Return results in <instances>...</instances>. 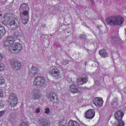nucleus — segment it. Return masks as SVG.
<instances>
[{
  "label": "nucleus",
  "mask_w": 126,
  "mask_h": 126,
  "mask_svg": "<svg viewBox=\"0 0 126 126\" xmlns=\"http://www.w3.org/2000/svg\"><path fill=\"white\" fill-rule=\"evenodd\" d=\"M20 18L22 24L25 25L28 21L29 8L27 4L24 3L20 5L19 9Z\"/></svg>",
  "instance_id": "1"
},
{
  "label": "nucleus",
  "mask_w": 126,
  "mask_h": 126,
  "mask_svg": "<svg viewBox=\"0 0 126 126\" xmlns=\"http://www.w3.org/2000/svg\"><path fill=\"white\" fill-rule=\"evenodd\" d=\"M124 16L120 15L113 16L107 17L105 21L108 25L113 26L115 25H120L124 21Z\"/></svg>",
  "instance_id": "2"
},
{
  "label": "nucleus",
  "mask_w": 126,
  "mask_h": 126,
  "mask_svg": "<svg viewBox=\"0 0 126 126\" xmlns=\"http://www.w3.org/2000/svg\"><path fill=\"white\" fill-rule=\"evenodd\" d=\"M22 48V46L21 44L16 43L11 44L8 48V49L10 52L16 53L20 51Z\"/></svg>",
  "instance_id": "3"
},
{
  "label": "nucleus",
  "mask_w": 126,
  "mask_h": 126,
  "mask_svg": "<svg viewBox=\"0 0 126 126\" xmlns=\"http://www.w3.org/2000/svg\"><path fill=\"white\" fill-rule=\"evenodd\" d=\"M17 97L16 94L14 93H11L9 95V104L11 106L14 107L17 103Z\"/></svg>",
  "instance_id": "4"
},
{
  "label": "nucleus",
  "mask_w": 126,
  "mask_h": 126,
  "mask_svg": "<svg viewBox=\"0 0 126 126\" xmlns=\"http://www.w3.org/2000/svg\"><path fill=\"white\" fill-rule=\"evenodd\" d=\"M45 81V79L43 77L38 76L35 78L34 82V86L38 87L41 86Z\"/></svg>",
  "instance_id": "5"
},
{
  "label": "nucleus",
  "mask_w": 126,
  "mask_h": 126,
  "mask_svg": "<svg viewBox=\"0 0 126 126\" xmlns=\"http://www.w3.org/2000/svg\"><path fill=\"white\" fill-rule=\"evenodd\" d=\"M10 64L16 70H18L21 68V63L16 59H13L11 60Z\"/></svg>",
  "instance_id": "6"
},
{
  "label": "nucleus",
  "mask_w": 126,
  "mask_h": 126,
  "mask_svg": "<svg viewBox=\"0 0 126 126\" xmlns=\"http://www.w3.org/2000/svg\"><path fill=\"white\" fill-rule=\"evenodd\" d=\"M19 20L17 19L10 21L9 26L11 29L12 30H14L18 29L20 27Z\"/></svg>",
  "instance_id": "7"
},
{
  "label": "nucleus",
  "mask_w": 126,
  "mask_h": 126,
  "mask_svg": "<svg viewBox=\"0 0 126 126\" xmlns=\"http://www.w3.org/2000/svg\"><path fill=\"white\" fill-rule=\"evenodd\" d=\"M49 73L52 76L57 79L60 78L61 77L59 70L56 68H53L51 70H50Z\"/></svg>",
  "instance_id": "8"
},
{
  "label": "nucleus",
  "mask_w": 126,
  "mask_h": 126,
  "mask_svg": "<svg viewBox=\"0 0 126 126\" xmlns=\"http://www.w3.org/2000/svg\"><path fill=\"white\" fill-rule=\"evenodd\" d=\"M14 42V38L12 36H8L7 37L6 39L3 41V46L7 47Z\"/></svg>",
  "instance_id": "9"
},
{
  "label": "nucleus",
  "mask_w": 126,
  "mask_h": 126,
  "mask_svg": "<svg viewBox=\"0 0 126 126\" xmlns=\"http://www.w3.org/2000/svg\"><path fill=\"white\" fill-rule=\"evenodd\" d=\"M124 115V112L121 109H118L115 112L114 116L118 120H121Z\"/></svg>",
  "instance_id": "10"
},
{
  "label": "nucleus",
  "mask_w": 126,
  "mask_h": 126,
  "mask_svg": "<svg viewBox=\"0 0 126 126\" xmlns=\"http://www.w3.org/2000/svg\"><path fill=\"white\" fill-rule=\"evenodd\" d=\"M33 91L32 93L33 95L31 97L32 100H38L40 98L41 95L39 94V92L36 89H35Z\"/></svg>",
  "instance_id": "11"
},
{
  "label": "nucleus",
  "mask_w": 126,
  "mask_h": 126,
  "mask_svg": "<svg viewBox=\"0 0 126 126\" xmlns=\"http://www.w3.org/2000/svg\"><path fill=\"white\" fill-rule=\"evenodd\" d=\"M69 91L73 93H77L80 92V88L77 85L72 84L70 86Z\"/></svg>",
  "instance_id": "12"
},
{
  "label": "nucleus",
  "mask_w": 126,
  "mask_h": 126,
  "mask_svg": "<svg viewBox=\"0 0 126 126\" xmlns=\"http://www.w3.org/2000/svg\"><path fill=\"white\" fill-rule=\"evenodd\" d=\"M38 123L40 126H50V122L44 118L39 120Z\"/></svg>",
  "instance_id": "13"
},
{
  "label": "nucleus",
  "mask_w": 126,
  "mask_h": 126,
  "mask_svg": "<svg viewBox=\"0 0 126 126\" xmlns=\"http://www.w3.org/2000/svg\"><path fill=\"white\" fill-rule=\"evenodd\" d=\"M38 67L37 66L34 67L32 65V68L30 69L29 74L30 76L32 77H34L37 74L38 72Z\"/></svg>",
  "instance_id": "14"
},
{
  "label": "nucleus",
  "mask_w": 126,
  "mask_h": 126,
  "mask_svg": "<svg viewBox=\"0 0 126 126\" xmlns=\"http://www.w3.org/2000/svg\"><path fill=\"white\" fill-rule=\"evenodd\" d=\"M95 114L94 110L90 109L86 112L85 116L87 118L91 119L94 117Z\"/></svg>",
  "instance_id": "15"
},
{
  "label": "nucleus",
  "mask_w": 126,
  "mask_h": 126,
  "mask_svg": "<svg viewBox=\"0 0 126 126\" xmlns=\"http://www.w3.org/2000/svg\"><path fill=\"white\" fill-rule=\"evenodd\" d=\"M94 105L97 107H101L103 104V101L102 98L100 97H96L94 101Z\"/></svg>",
  "instance_id": "16"
},
{
  "label": "nucleus",
  "mask_w": 126,
  "mask_h": 126,
  "mask_svg": "<svg viewBox=\"0 0 126 126\" xmlns=\"http://www.w3.org/2000/svg\"><path fill=\"white\" fill-rule=\"evenodd\" d=\"M99 55L103 58H106L108 56V53L106 50L104 49H102L99 51Z\"/></svg>",
  "instance_id": "17"
},
{
  "label": "nucleus",
  "mask_w": 126,
  "mask_h": 126,
  "mask_svg": "<svg viewBox=\"0 0 126 126\" xmlns=\"http://www.w3.org/2000/svg\"><path fill=\"white\" fill-rule=\"evenodd\" d=\"M87 77H82L78 79L77 82L79 84H81L86 83L87 82Z\"/></svg>",
  "instance_id": "18"
},
{
  "label": "nucleus",
  "mask_w": 126,
  "mask_h": 126,
  "mask_svg": "<svg viewBox=\"0 0 126 126\" xmlns=\"http://www.w3.org/2000/svg\"><path fill=\"white\" fill-rule=\"evenodd\" d=\"M68 126H80V125L78 122L72 120L68 121Z\"/></svg>",
  "instance_id": "19"
},
{
  "label": "nucleus",
  "mask_w": 126,
  "mask_h": 126,
  "mask_svg": "<svg viewBox=\"0 0 126 126\" xmlns=\"http://www.w3.org/2000/svg\"><path fill=\"white\" fill-rule=\"evenodd\" d=\"M47 97L49 99L50 101H53L55 98H57V96H56V93H49L47 95Z\"/></svg>",
  "instance_id": "20"
},
{
  "label": "nucleus",
  "mask_w": 126,
  "mask_h": 126,
  "mask_svg": "<svg viewBox=\"0 0 126 126\" xmlns=\"http://www.w3.org/2000/svg\"><path fill=\"white\" fill-rule=\"evenodd\" d=\"M6 32L4 27L0 24V39L4 36L5 33Z\"/></svg>",
  "instance_id": "21"
},
{
  "label": "nucleus",
  "mask_w": 126,
  "mask_h": 126,
  "mask_svg": "<svg viewBox=\"0 0 126 126\" xmlns=\"http://www.w3.org/2000/svg\"><path fill=\"white\" fill-rule=\"evenodd\" d=\"M3 58L2 54L0 53V61H1ZM4 69V64L1 63L0 62V71H3Z\"/></svg>",
  "instance_id": "22"
},
{
  "label": "nucleus",
  "mask_w": 126,
  "mask_h": 126,
  "mask_svg": "<svg viewBox=\"0 0 126 126\" xmlns=\"http://www.w3.org/2000/svg\"><path fill=\"white\" fill-rule=\"evenodd\" d=\"M118 98H117L115 100H113L112 102L111 105L113 108H116L118 106Z\"/></svg>",
  "instance_id": "23"
},
{
  "label": "nucleus",
  "mask_w": 126,
  "mask_h": 126,
  "mask_svg": "<svg viewBox=\"0 0 126 126\" xmlns=\"http://www.w3.org/2000/svg\"><path fill=\"white\" fill-rule=\"evenodd\" d=\"M66 124V122L65 120V119L63 118L62 119H61L59 121V126H65L63 124H64V123Z\"/></svg>",
  "instance_id": "24"
},
{
  "label": "nucleus",
  "mask_w": 126,
  "mask_h": 126,
  "mask_svg": "<svg viewBox=\"0 0 126 126\" xmlns=\"http://www.w3.org/2000/svg\"><path fill=\"white\" fill-rule=\"evenodd\" d=\"M118 123L117 124L115 123L114 126H124V124L121 120H118Z\"/></svg>",
  "instance_id": "25"
},
{
  "label": "nucleus",
  "mask_w": 126,
  "mask_h": 126,
  "mask_svg": "<svg viewBox=\"0 0 126 126\" xmlns=\"http://www.w3.org/2000/svg\"><path fill=\"white\" fill-rule=\"evenodd\" d=\"M8 16V18L9 19L11 18L13 16V14L12 12V11L10 10V11H8L6 13Z\"/></svg>",
  "instance_id": "26"
},
{
  "label": "nucleus",
  "mask_w": 126,
  "mask_h": 126,
  "mask_svg": "<svg viewBox=\"0 0 126 126\" xmlns=\"http://www.w3.org/2000/svg\"><path fill=\"white\" fill-rule=\"evenodd\" d=\"M5 82V79L0 76V85H2Z\"/></svg>",
  "instance_id": "27"
},
{
  "label": "nucleus",
  "mask_w": 126,
  "mask_h": 126,
  "mask_svg": "<svg viewBox=\"0 0 126 126\" xmlns=\"http://www.w3.org/2000/svg\"><path fill=\"white\" fill-rule=\"evenodd\" d=\"M28 123L27 122H22L20 126H28Z\"/></svg>",
  "instance_id": "28"
},
{
  "label": "nucleus",
  "mask_w": 126,
  "mask_h": 126,
  "mask_svg": "<svg viewBox=\"0 0 126 126\" xmlns=\"http://www.w3.org/2000/svg\"><path fill=\"white\" fill-rule=\"evenodd\" d=\"M50 109L48 108H46L45 109V112L46 114H48L50 112Z\"/></svg>",
  "instance_id": "29"
},
{
  "label": "nucleus",
  "mask_w": 126,
  "mask_h": 126,
  "mask_svg": "<svg viewBox=\"0 0 126 126\" xmlns=\"http://www.w3.org/2000/svg\"><path fill=\"white\" fill-rule=\"evenodd\" d=\"M5 111H0V117L3 115L5 114Z\"/></svg>",
  "instance_id": "30"
},
{
  "label": "nucleus",
  "mask_w": 126,
  "mask_h": 126,
  "mask_svg": "<svg viewBox=\"0 0 126 126\" xmlns=\"http://www.w3.org/2000/svg\"><path fill=\"white\" fill-rule=\"evenodd\" d=\"M3 93L2 91L0 89V97H3Z\"/></svg>",
  "instance_id": "31"
},
{
  "label": "nucleus",
  "mask_w": 126,
  "mask_h": 126,
  "mask_svg": "<svg viewBox=\"0 0 126 126\" xmlns=\"http://www.w3.org/2000/svg\"><path fill=\"white\" fill-rule=\"evenodd\" d=\"M2 102L1 101H0V108H2L3 107L4 105Z\"/></svg>",
  "instance_id": "32"
},
{
  "label": "nucleus",
  "mask_w": 126,
  "mask_h": 126,
  "mask_svg": "<svg viewBox=\"0 0 126 126\" xmlns=\"http://www.w3.org/2000/svg\"><path fill=\"white\" fill-rule=\"evenodd\" d=\"M40 108H39L37 109L36 110L35 112L37 113H39L40 111Z\"/></svg>",
  "instance_id": "33"
},
{
  "label": "nucleus",
  "mask_w": 126,
  "mask_h": 126,
  "mask_svg": "<svg viewBox=\"0 0 126 126\" xmlns=\"http://www.w3.org/2000/svg\"><path fill=\"white\" fill-rule=\"evenodd\" d=\"M7 17H8V15L6 13V14H5L4 15L3 18L4 19H6Z\"/></svg>",
  "instance_id": "34"
},
{
  "label": "nucleus",
  "mask_w": 126,
  "mask_h": 126,
  "mask_svg": "<svg viewBox=\"0 0 126 126\" xmlns=\"http://www.w3.org/2000/svg\"><path fill=\"white\" fill-rule=\"evenodd\" d=\"M62 63L64 65L67 64L68 63V62L65 60H63L62 62Z\"/></svg>",
  "instance_id": "35"
},
{
  "label": "nucleus",
  "mask_w": 126,
  "mask_h": 126,
  "mask_svg": "<svg viewBox=\"0 0 126 126\" xmlns=\"http://www.w3.org/2000/svg\"><path fill=\"white\" fill-rule=\"evenodd\" d=\"M2 23L3 24H4L5 25H6L7 24V22L6 21V20H4L2 21Z\"/></svg>",
  "instance_id": "36"
},
{
  "label": "nucleus",
  "mask_w": 126,
  "mask_h": 126,
  "mask_svg": "<svg viewBox=\"0 0 126 126\" xmlns=\"http://www.w3.org/2000/svg\"><path fill=\"white\" fill-rule=\"evenodd\" d=\"M81 37L83 39L85 38H86L85 36L83 34L81 35Z\"/></svg>",
  "instance_id": "37"
},
{
  "label": "nucleus",
  "mask_w": 126,
  "mask_h": 126,
  "mask_svg": "<svg viewBox=\"0 0 126 126\" xmlns=\"http://www.w3.org/2000/svg\"><path fill=\"white\" fill-rule=\"evenodd\" d=\"M124 92L125 93H126V87L125 88L123 89Z\"/></svg>",
  "instance_id": "38"
},
{
  "label": "nucleus",
  "mask_w": 126,
  "mask_h": 126,
  "mask_svg": "<svg viewBox=\"0 0 126 126\" xmlns=\"http://www.w3.org/2000/svg\"><path fill=\"white\" fill-rule=\"evenodd\" d=\"M45 26H46V25H42V26L43 27H45Z\"/></svg>",
  "instance_id": "39"
},
{
  "label": "nucleus",
  "mask_w": 126,
  "mask_h": 126,
  "mask_svg": "<svg viewBox=\"0 0 126 126\" xmlns=\"http://www.w3.org/2000/svg\"><path fill=\"white\" fill-rule=\"evenodd\" d=\"M2 16V14H1V13H0V17Z\"/></svg>",
  "instance_id": "40"
},
{
  "label": "nucleus",
  "mask_w": 126,
  "mask_h": 126,
  "mask_svg": "<svg viewBox=\"0 0 126 126\" xmlns=\"http://www.w3.org/2000/svg\"><path fill=\"white\" fill-rule=\"evenodd\" d=\"M125 105L126 106L125 107H126V102H125Z\"/></svg>",
  "instance_id": "41"
}]
</instances>
